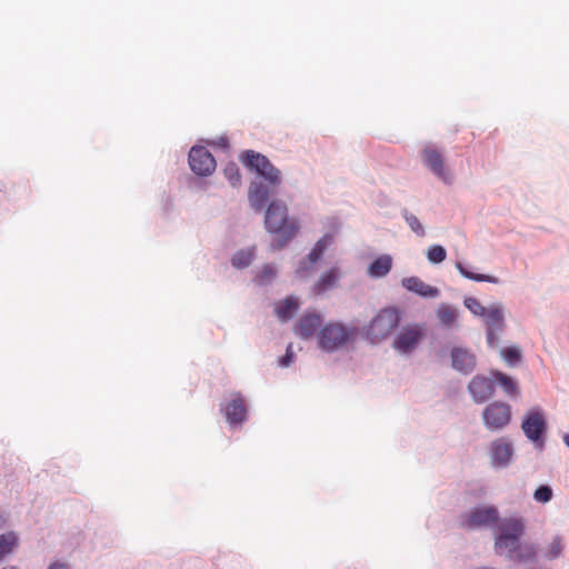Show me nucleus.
<instances>
[{
    "mask_svg": "<svg viewBox=\"0 0 569 569\" xmlns=\"http://www.w3.org/2000/svg\"><path fill=\"white\" fill-rule=\"evenodd\" d=\"M264 224L270 233H277L271 247L273 250L283 248L298 232L299 226L288 219V208L280 200L270 202L266 210Z\"/></svg>",
    "mask_w": 569,
    "mask_h": 569,
    "instance_id": "1",
    "label": "nucleus"
},
{
    "mask_svg": "<svg viewBox=\"0 0 569 569\" xmlns=\"http://www.w3.org/2000/svg\"><path fill=\"white\" fill-rule=\"evenodd\" d=\"M358 330L341 322H329L317 333L318 346L326 352H335L356 340Z\"/></svg>",
    "mask_w": 569,
    "mask_h": 569,
    "instance_id": "2",
    "label": "nucleus"
},
{
    "mask_svg": "<svg viewBox=\"0 0 569 569\" xmlns=\"http://www.w3.org/2000/svg\"><path fill=\"white\" fill-rule=\"evenodd\" d=\"M401 312L396 307H386L371 319L365 328V336L371 343H379L387 339L399 326Z\"/></svg>",
    "mask_w": 569,
    "mask_h": 569,
    "instance_id": "3",
    "label": "nucleus"
},
{
    "mask_svg": "<svg viewBox=\"0 0 569 569\" xmlns=\"http://www.w3.org/2000/svg\"><path fill=\"white\" fill-rule=\"evenodd\" d=\"M523 531L525 522L521 518L511 517L501 520L495 538L496 552L498 555L507 552L512 558Z\"/></svg>",
    "mask_w": 569,
    "mask_h": 569,
    "instance_id": "4",
    "label": "nucleus"
},
{
    "mask_svg": "<svg viewBox=\"0 0 569 569\" xmlns=\"http://www.w3.org/2000/svg\"><path fill=\"white\" fill-rule=\"evenodd\" d=\"M242 161L244 166L257 171V173L263 177L272 187H278L281 183L280 170L273 167L266 156L250 150L242 156Z\"/></svg>",
    "mask_w": 569,
    "mask_h": 569,
    "instance_id": "5",
    "label": "nucleus"
},
{
    "mask_svg": "<svg viewBox=\"0 0 569 569\" xmlns=\"http://www.w3.org/2000/svg\"><path fill=\"white\" fill-rule=\"evenodd\" d=\"M499 511L493 506H485L471 509L459 518V526L466 530H473L497 523Z\"/></svg>",
    "mask_w": 569,
    "mask_h": 569,
    "instance_id": "6",
    "label": "nucleus"
},
{
    "mask_svg": "<svg viewBox=\"0 0 569 569\" xmlns=\"http://www.w3.org/2000/svg\"><path fill=\"white\" fill-rule=\"evenodd\" d=\"M511 406L503 401H493L482 411V420L487 429L498 431L511 421Z\"/></svg>",
    "mask_w": 569,
    "mask_h": 569,
    "instance_id": "7",
    "label": "nucleus"
},
{
    "mask_svg": "<svg viewBox=\"0 0 569 569\" xmlns=\"http://www.w3.org/2000/svg\"><path fill=\"white\" fill-rule=\"evenodd\" d=\"M426 328L423 325H407L397 335L393 340V348L400 353H410L423 339Z\"/></svg>",
    "mask_w": 569,
    "mask_h": 569,
    "instance_id": "8",
    "label": "nucleus"
},
{
    "mask_svg": "<svg viewBox=\"0 0 569 569\" xmlns=\"http://www.w3.org/2000/svg\"><path fill=\"white\" fill-rule=\"evenodd\" d=\"M487 327V341L489 346L497 347L499 343L498 332L503 329V310L500 305H491L481 317Z\"/></svg>",
    "mask_w": 569,
    "mask_h": 569,
    "instance_id": "9",
    "label": "nucleus"
},
{
    "mask_svg": "<svg viewBox=\"0 0 569 569\" xmlns=\"http://www.w3.org/2000/svg\"><path fill=\"white\" fill-rule=\"evenodd\" d=\"M189 164L198 176H208L216 169L213 156L204 147H192L189 152Z\"/></svg>",
    "mask_w": 569,
    "mask_h": 569,
    "instance_id": "10",
    "label": "nucleus"
},
{
    "mask_svg": "<svg viewBox=\"0 0 569 569\" xmlns=\"http://www.w3.org/2000/svg\"><path fill=\"white\" fill-rule=\"evenodd\" d=\"M521 428L529 440L539 441L547 428L542 411L537 408L529 410L523 418Z\"/></svg>",
    "mask_w": 569,
    "mask_h": 569,
    "instance_id": "11",
    "label": "nucleus"
},
{
    "mask_svg": "<svg viewBox=\"0 0 569 569\" xmlns=\"http://www.w3.org/2000/svg\"><path fill=\"white\" fill-rule=\"evenodd\" d=\"M422 162L428 167L439 179L445 182L450 181V174L445 168L443 154L433 147H426L422 152Z\"/></svg>",
    "mask_w": 569,
    "mask_h": 569,
    "instance_id": "12",
    "label": "nucleus"
},
{
    "mask_svg": "<svg viewBox=\"0 0 569 569\" xmlns=\"http://www.w3.org/2000/svg\"><path fill=\"white\" fill-rule=\"evenodd\" d=\"M468 389L475 402L483 403L495 393V380L478 375L471 379Z\"/></svg>",
    "mask_w": 569,
    "mask_h": 569,
    "instance_id": "13",
    "label": "nucleus"
},
{
    "mask_svg": "<svg viewBox=\"0 0 569 569\" xmlns=\"http://www.w3.org/2000/svg\"><path fill=\"white\" fill-rule=\"evenodd\" d=\"M332 242L333 237L331 234H325L321 239H319L309 252L307 262H301L300 267L297 269V274L302 278L307 277L311 272V266L321 259L325 251L332 244Z\"/></svg>",
    "mask_w": 569,
    "mask_h": 569,
    "instance_id": "14",
    "label": "nucleus"
},
{
    "mask_svg": "<svg viewBox=\"0 0 569 569\" xmlns=\"http://www.w3.org/2000/svg\"><path fill=\"white\" fill-rule=\"evenodd\" d=\"M452 367L468 375L476 368V356L468 349L456 347L451 350Z\"/></svg>",
    "mask_w": 569,
    "mask_h": 569,
    "instance_id": "15",
    "label": "nucleus"
},
{
    "mask_svg": "<svg viewBox=\"0 0 569 569\" xmlns=\"http://www.w3.org/2000/svg\"><path fill=\"white\" fill-rule=\"evenodd\" d=\"M321 323L322 319L320 315L315 312H308L299 319L296 326V333L301 339H310L313 337L316 331L321 327Z\"/></svg>",
    "mask_w": 569,
    "mask_h": 569,
    "instance_id": "16",
    "label": "nucleus"
},
{
    "mask_svg": "<svg viewBox=\"0 0 569 569\" xmlns=\"http://www.w3.org/2000/svg\"><path fill=\"white\" fill-rule=\"evenodd\" d=\"M227 421L230 425L242 423L247 416V408L244 400L240 393L233 395L232 399L227 403L224 408Z\"/></svg>",
    "mask_w": 569,
    "mask_h": 569,
    "instance_id": "17",
    "label": "nucleus"
},
{
    "mask_svg": "<svg viewBox=\"0 0 569 569\" xmlns=\"http://www.w3.org/2000/svg\"><path fill=\"white\" fill-rule=\"evenodd\" d=\"M512 453L511 443L505 438H499L491 443V459L495 466H507L510 462Z\"/></svg>",
    "mask_w": 569,
    "mask_h": 569,
    "instance_id": "18",
    "label": "nucleus"
},
{
    "mask_svg": "<svg viewBox=\"0 0 569 569\" xmlns=\"http://www.w3.org/2000/svg\"><path fill=\"white\" fill-rule=\"evenodd\" d=\"M401 283L403 288L421 297L435 298L439 295V290L436 287L423 282L418 277L403 278Z\"/></svg>",
    "mask_w": 569,
    "mask_h": 569,
    "instance_id": "19",
    "label": "nucleus"
},
{
    "mask_svg": "<svg viewBox=\"0 0 569 569\" xmlns=\"http://www.w3.org/2000/svg\"><path fill=\"white\" fill-rule=\"evenodd\" d=\"M270 194L271 190L269 189V187L262 184L261 182H251L248 198L251 207L254 210H262Z\"/></svg>",
    "mask_w": 569,
    "mask_h": 569,
    "instance_id": "20",
    "label": "nucleus"
},
{
    "mask_svg": "<svg viewBox=\"0 0 569 569\" xmlns=\"http://www.w3.org/2000/svg\"><path fill=\"white\" fill-rule=\"evenodd\" d=\"M20 539L14 531H7L0 535V562L12 555L19 547Z\"/></svg>",
    "mask_w": 569,
    "mask_h": 569,
    "instance_id": "21",
    "label": "nucleus"
},
{
    "mask_svg": "<svg viewBox=\"0 0 569 569\" xmlns=\"http://www.w3.org/2000/svg\"><path fill=\"white\" fill-rule=\"evenodd\" d=\"M339 270L338 268H331L327 272H325L319 280L313 284L312 291L316 295H321L329 289L333 288L339 280Z\"/></svg>",
    "mask_w": 569,
    "mask_h": 569,
    "instance_id": "22",
    "label": "nucleus"
},
{
    "mask_svg": "<svg viewBox=\"0 0 569 569\" xmlns=\"http://www.w3.org/2000/svg\"><path fill=\"white\" fill-rule=\"evenodd\" d=\"M392 267V259L388 254H382L373 260L368 267V274L371 278H382L389 273Z\"/></svg>",
    "mask_w": 569,
    "mask_h": 569,
    "instance_id": "23",
    "label": "nucleus"
},
{
    "mask_svg": "<svg viewBox=\"0 0 569 569\" xmlns=\"http://www.w3.org/2000/svg\"><path fill=\"white\" fill-rule=\"evenodd\" d=\"M298 308V301L292 297H288L276 306L274 311L280 320L286 321L293 317Z\"/></svg>",
    "mask_w": 569,
    "mask_h": 569,
    "instance_id": "24",
    "label": "nucleus"
},
{
    "mask_svg": "<svg viewBox=\"0 0 569 569\" xmlns=\"http://www.w3.org/2000/svg\"><path fill=\"white\" fill-rule=\"evenodd\" d=\"M492 377L503 389L506 395L515 397L519 395V388L517 382L509 376L500 371H493Z\"/></svg>",
    "mask_w": 569,
    "mask_h": 569,
    "instance_id": "25",
    "label": "nucleus"
},
{
    "mask_svg": "<svg viewBox=\"0 0 569 569\" xmlns=\"http://www.w3.org/2000/svg\"><path fill=\"white\" fill-rule=\"evenodd\" d=\"M456 268L458 269V271L460 272V274L462 277L473 280V281H477V282H490V283H495V284L500 282L498 277L472 272V271L468 270L467 268H465L461 262H457Z\"/></svg>",
    "mask_w": 569,
    "mask_h": 569,
    "instance_id": "26",
    "label": "nucleus"
},
{
    "mask_svg": "<svg viewBox=\"0 0 569 569\" xmlns=\"http://www.w3.org/2000/svg\"><path fill=\"white\" fill-rule=\"evenodd\" d=\"M437 316L443 326L450 327L458 319V310H457V308H455L450 305L442 303L439 306V308L437 310Z\"/></svg>",
    "mask_w": 569,
    "mask_h": 569,
    "instance_id": "27",
    "label": "nucleus"
},
{
    "mask_svg": "<svg viewBox=\"0 0 569 569\" xmlns=\"http://www.w3.org/2000/svg\"><path fill=\"white\" fill-rule=\"evenodd\" d=\"M253 258L254 247L237 251L231 259V263L234 268L242 269L247 268L252 262Z\"/></svg>",
    "mask_w": 569,
    "mask_h": 569,
    "instance_id": "28",
    "label": "nucleus"
},
{
    "mask_svg": "<svg viewBox=\"0 0 569 569\" xmlns=\"http://www.w3.org/2000/svg\"><path fill=\"white\" fill-rule=\"evenodd\" d=\"M537 555V547L533 543H521L519 541L517 549L513 553V558H516L519 561H530L533 560Z\"/></svg>",
    "mask_w": 569,
    "mask_h": 569,
    "instance_id": "29",
    "label": "nucleus"
},
{
    "mask_svg": "<svg viewBox=\"0 0 569 569\" xmlns=\"http://www.w3.org/2000/svg\"><path fill=\"white\" fill-rule=\"evenodd\" d=\"M563 542L560 536H555L548 546L543 549V557L548 560L557 559L561 556Z\"/></svg>",
    "mask_w": 569,
    "mask_h": 569,
    "instance_id": "30",
    "label": "nucleus"
},
{
    "mask_svg": "<svg viewBox=\"0 0 569 569\" xmlns=\"http://www.w3.org/2000/svg\"><path fill=\"white\" fill-rule=\"evenodd\" d=\"M223 173L232 187H237L240 184L241 174L236 163H228L223 169Z\"/></svg>",
    "mask_w": 569,
    "mask_h": 569,
    "instance_id": "31",
    "label": "nucleus"
},
{
    "mask_svg": "<svg viewBox=\"0 0 569 569\" xmlns=\"http://www.w3.org/2000/svg\"><path fill=\"white\" fill-rule=\"evenodd\" d=\"M501 357L509 366H515L521 360V351L516 347H508L500 351Z\"/></svg>",
    "mask_w": 569,
    "mask_h": 569,
    "instance_id": "32",
    "label": "nucleus"
},
{
    "mask_svg": "<svg viewBox=\"0 0 569 569\" xmlns=\"http://www.w3.org/2000/svg\"><path fill=\"white\" fill-rule=\"evenodd\" d=\"M447 257V252L442 246L435 244L428 249L427 258L432 263H440Z\"/></svg>",
    "mask_w": 569,
    "mask_h": 569,
    "instance_id": "33",
    "label": "nucleus"
},
{
    "mask_svg": "<svg viewBox=\"0 0 569 569\" xmlns=\"http://www.w3.org/2000/svg\"><path fill=\"white\" fill-rule=\"evenodd\" d=\"M465 306L468 308L475 316L482 317L488 307L482 306V303L476 298H467L465 300Z\"/></svg>",
    "mask_w": 569,
    "mask_h": 569,
    "instance_id": "34",
    "label": "nucleus"
},
{
    "mask_svg": "<svg viewBox=\"0 0 569 569\" xmlns=\"http://www.w3.org/2000/svg\"><path fill=\"white\" fill-rule=\"evenodd\" d=\"M403 217L407 221V223L409 224L410 229L416 232L418 236H423L425 234V229H423V226L421 224V222L419 221V219L409 213L407 210H405L403 212Z\"/></svg>",
    "mask_w": 569,
    "mask_h": 569,
    "instance_id": "35",
    "label": "nucleus"
},
{
    "mask_svg": "<svg viewBox=\"0 0 569 569\" xmlns=\"http://www.w3.org/2000/svg\"><path fill=\"white\" fill-rule=\"evenodd\" d=\"M552 490L549 486H540L533 492V498L536 501L546 503L552 499Z\"/></svg>",
    "mask_w": 569,
    "mask_h": 569,
    "instance_id": "36",
    "label": "nucleus"
},
{
    "mask_svg": "<svg viewBox=\"0 0 569 569\" xmlns=\"http://www.w3.org/2000/svg\"><path fill=\"white\" fill-rule=\"evenodd\" d=\"M276 277V269L271 264L263 266L261 272L258 276V281L261 284L270 282Z\"/></svg>",
    "mask_w": 569,
    "mask_h": 569,
    "instance_id": "37",
    "label": "nucleus"
},
{
    "mask_svg": "<svg viewBox=\"0 0 569 569\" xmlns=\"http://www.w3.org/2000/svg\"><path fill=\"white\" fill-rule=\"evenodd\" d=\"M292 357H293V353H292V351H291V346H289V347H288V349H287V352H286L284 357H282V358L280 359V366H282V367H287V366H289V365H290V362L292 361Z\"/></svg>",
    "mask_w": 569,
    "mask_h": 569,
    "instance_id": "38",
    "label": "nucleus"
},
{
    "mask_svg": "<svg viewBox=\"0 0 569 569\" xmlns=\"http://www.w3.org/2000/svg\"><path fill=\"white\" fill-rule=\"evenodd\" d=\"M47 569H71L68 563L61 561L51 562Z\"/></svg>",
    "mask_w": 569,
    "mask_h": 569,
    "instance_id": "39",
    "label": "nucleus"
},
{
    "mask_svg": "<svg viewBox=\"0 0 569 569\" xmlns=\"http://www.w3.org/2000/svg\"><path fill=\"white\" fill-rule=\"evenodd\" d=\"M563 442L566 443V446L569 448V433H566L563 436Z\"/></svg>",
    "mask_w": 569,
    "mask_h": 569,
    "instance_id": "40",
    "label": "nucleus"
},
{
    "mask_svg": "<svg viewBox=\"0 0 569 569\" xmlns=\"http://www.w3.org/2000/svg\"><path fill=\"white\" fill-rule=\"evenodd\" d=\"M2 569H19L17 566H7V567H3Z\"/></svg>",
    "mask_w": 569,
    "mask_h": 569,
    "instance_id": "41",
    "label": "nucleus"
}]
</instances>
